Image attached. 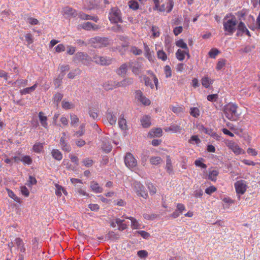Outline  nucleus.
<instances>
[{"mask_svg": "<svg viewBox=\"0 0 260 260\" xmlns=\"http://www.w3.org/2000/svg\"><path fill=\"white\" fill-rule=\"evenodd\" d=\"M127 64L123 63L121 64L119 68L116 70L117 74L121 77H124L127 71Z\"/></svg>", "mask_w": 260, "mask_h": 260, "instance_id": "18", "label": "nucleus"}, {"mask_svg": "<svg viewBox=\"0 0 260 260\" xmlns=\"http://www.w3.org/2000/svg\"><path fill=\"white\" fill-rule=\"evenodd\" d=\"M55 186L56 187L55 194L57 196L60 197L62 194V190H63V187H62L61 186H60L58 184H56Z\"/></svg>", "mask_w": 260, "mask_h": 260, "instance_id": "61", "label": "nucleus"}, {"mask_svg": "<svg viewBox=\"0 0 260 260\" xmlns=\"http://www.w3.org/2000/svg\"><path fill=\"white\" fill-rule=\"evenodd\" d=\"M109 19L111 23L122 22L121 11L117 7L111 8L109 13Z\"/></svg>", "mask_w": 260, "mask_h": 260, "instance_id": "4", "label": "nucleus"}, {"mask_svg": "<svg viewBox=\"0 0 260 260\" xmlns=\"http://www.w3.org/2000/svg\"><path fill=\"white\" fill-rule=\"evenodd\" d=\"M117 83L116 81H108L104 83L103 87L106 90H112L114 88L116 87H118L117 85H116Z\"/></svg>", "mask_w": 260, "mask_h": 260, "instance_id": "20", "label": "nucleus"}, {"mask_svg": "<svg viewBox=\"0 0 260 260\" xmlns=\"http://www.w3.org/2000/svg\"><path fill=\"white\" fill-rule=\"evenodd\" d=\"M246 27L245 24L242 21H240L237 25V29L239 31H241L242 34L245 32L246 31Z\"/></svg>", "mask_w": 260, "mask_h": 260, "instance_id": "50", "label": "nucleus"}, {"mask_svg": "<svg viewBox=\"0 0 260 260\" xmlns=\"http://www.w3.org/2000/svg\"><path fill=\"white\" fill-rule=\"evenodd\" d=\"M37 87V84H35L33 86H32L30 87L25 88L24 89L21 90L20 93L21 94H26L30 93V92L34 91L36 89Z\"/></svg>", "mask_w": 260, "mask_h": 260, "instance_id": "30", "label": "nucleus"}, {"mask_svg": "<svg viewBox=\"0 0 260 260\" xmlns=\"http://www.w3.org/2000/svg\"><path fill=\"white\" fill-rule=\"evenodd\" d=\"M130 51L135 55H140L142 53V51L136 46H132Z\"/></svg>", "mask_w": 260, "mask_h": 260, "instance_id": "55", "label": "nucleus"}, {"mask_svg": "<svg viewBox=\"0 0 260 260\" xmlns=\"http://www.w3.org/2000/svg\"><path fill=\"white\" fill-rule=\"evenodd\" d=\"M93 61L102 66H108L112 63V59L109 57L97 55L93 56Z\"/></svg>", "mask_w": 260, "mask_h": 260, "instance_id": "7", "label": "nucleus"}, {"mask_svg": "<svg viewBox=\"0 0 260 260\" xmlns=\"http://www.w3.org/2000/svg\"><path fill=\"white\" fill-rule=\"evenodd\" d=\"M124 163L128 168L132 169L137 166V160L132 153L128 152L124 157Z\"/></svg>", "mask_w": 260, "mask_h": 260, "instance_id": "6", "label": "nucleus"}, {"mask_svg": "<svg viewBox=\"0 0 260 260\" xmlns=\"http://www.w3.org/2000/svg\"><path fill=\"white\" fill-rule=\"evenodd\" d=\"M129 66L132 68V72L136 75H138L140 73L141 70L142 69L143 64L139 61L129 62Z\"/></svg>", "mask_w": 260, "mask_h": 260, "instance_id": "9", "label": "nucleus"}, {"mask_svg": "<svg viewBox=\"0 0 260 260\" xmlns=\"http://www.w3.org/2000/svg\"><path fill=\"white\" fill-rule=\"evenodd\" d=\"M83 164L86 167H91L93 164V161L89 158H85L82 160Z\"/></svg>", "mask_w": 260, "mask_h": 260, "instance_id": "46", "label": "nucleus"}, {"mask_svg": "<svg viewBox=\"0 0 260 260\" xmlns=\"http://www.w3.org/2000/svg\"><path fill=\"white\" fill-rule=\"evenodd\" d=\"M204 132L217 140H220V136L211 129L204 128Z\"/></svg>", "mask_w": 260, "mask_h": 260, "instance_id": "23", "label": "nucleus"}, {"mask_svg": "<svg viewBox=\"0 0 260 260\" xmlns=\"http://www.w3.org/2000/svg\"><path fill=\"white\" fill-rule=\"evenodd\" d=\"M128 4L129 8L134 10H136L139 8V5L137 2L131 1L129 2Z\"/></svg>", "mask_w": 260, "mask_h": 260, "instance_id": "52", "label": "nucleus"}, {"mask_svg": "<svg viewBox=\"0 0 260 260\" xmlns=\"http://www.w3.org/2000/svg\"><path fill=\"white\" fill-rule=\"evenodd\" d=\"M157 57L159 59H161L163 61H165L167 59V56L166 53L163 50H159L157 53Z\"/></svg>", "mask_w": 260, "mask_h": 260, "instance_id": "47", "label": "nucleus"}, {"mask_svg": "<svg viewBox=\"0 0 260 260\" xmlns=\"http://www.w3.org/2000/svg\"><path fill=\"white\" fill-rule=\"evenodd\" d=\"M125 218L130 219L132 222V226L134 229H138L140 228V224L138 222V220L133 217H124Z\"/></svg>", "mask_w": 260, "mask_h": 260, "instance_id": "32", "label": "nucleus"}, {"mask_svg": "<svg viewBox=\"0 0 260 260\" xmlns=\"http://www.w3.org/2000/svg\"><path fill=\"white\" fill-rule=\"evenodd\" d=\"M99 111L98 107H90L88 110V114L93 120H98L99 117Z\"/></svg>", "mask_w": 260, "mask_h": 260, "instance_id": "15", "label": "nucleus"}, {"mask_svg": "<svg viewBox=\"0 0 260 260\" xmlns=\"http://www.w3.org/2000/svg\"><path fill=\"white\" fill-rule=\"evenodd\" d=\"M39 118L42 126L47 128L48 127V123L47 122V117L43 115V112H40L39 113Z\"/></svg>", "mask_w": 260, "mask_h": 260, "instance_id": "22", "label": "nucleus"}, {"mask_svg": "<svg viewBox=\"0 0 260 260\" xmlns=\"http://www.w3.org/2000/svg\"><path fill=\"white\" fill-rule=\"evenodd\" d=\"M81 73V70L79 68H76L71 71L68 74V77L70 79H73L76 76L79 75Z\"/></svg>", "mask_w": 260, "mask_h": 260, "instance_id": "33", "label": "nucleus"}, {"mask_svg": "<svg viewBox=\"0 0 260 260\" xmlns=\"http://www.w3.org/2000/svg\"><path fill=\"white\" fill-rule=\"evenodd\" d=\"M71 118V124L72 125L74 126L75 124H77L79 121V118L75 114H71L70 115Z\"/></svg>", "mask_w": 260, "mask_h": 260, "instance_id": "57", "label": "nucleus"}, {"mask_svg": "<svg viewBox=\"0 0 260 260\" xmlns=\"http://www.w3.org/2000/svg\"><path fill=\"white\" fill-rule=\"evenodd\" d=\"M162 161L161 158L159 156L151 157L150 159V162L152 165H158Z\"/></svg>", "mask_w": 260, "mask_h": 260, "instance_id": "40", "label": "nucleus"}, {"mask_svg": "<svg viewBox=\"0 0 260 260\" xmlns=\"http://www.w3.org/2000/svg\"><path fill=\"white\" fill-rule=\"evenodd\" d=\"M237 106L233 104H229L224 107L223 112L227 118L231 120H234V116L238 117L237 113Z\"/></svg>", "mask_w": 260, "mask_h": 260, "instance_id": "3", "label": "nucleus"}, {"mask_svg": "<svg viewBox=\"0 0 260 260\" xmlns=\"http://www.w3.org/2000/svg\"><path fill=\"white\" fill-rule=\"evenodd\" d=\"M118 125L119 127L122 130H125L127 129L126 119L124 118V116L122 115L120 116L119 119Z\"/></svg>", "mask_w": 260, "mask_h": 260, "instance_id": "28", "label": "nucleus"}, {"mask_svg": "<svg viewBox=\"0 0 260 260\" xmlns=\"http://www.w3.org/2000/svg\"><path fill=\"white\" fill-rule=\"evenodd\" d=\"M63 96V94L57 92L53 96L54 103L56 104V106H58L59 103L61 101Z\"/></svg>", "mask_w": 260, "mask_h": 260, "instance_id": "37", "label": "nucleus"}, {"mask_svg": "<svg viewBox=\"0 0 260 260\" xmlns=\"http://www.w3.org/2000/svg\"><path fill=\"white\" fill-rule=\"evenodd\" d=\"M43 146L42 144L36 143L33 146V150L35 152L40 153L42 150Z\"/></svg>", "mask_w": 260, "mask_h": 260, "instance_id": "49", "label": "nucleus"}, {"mask_svg": "<svg viewBox=\"0 0 260 260\" xmlns=\"http://www.w3.org/2000/svg\"><path fill=\"white\" fill-rule=\"evenodd\" d=\"M218 98L217 94H210L207 96V100L210 102H215Z\"/></svg>", "mask_w": 260, "mask_h": 260, "instance_id": "60", "label": "nucleus"}, {"mask_svg": "<svg viewBox=\"0 0 260 260\" xmlns=\"http://www.w3.org/2000/svg\"><path fill=\"white\" fill-rule=\"evenodd\" d=\"M7 190L9 197L14 199L16 201H18V198L16 196V195L14 193L13 191H12L10 189H7Z\"/></svg>", "mask_w": 260, "mask_h": 260, "instance_id": "62", "label": "nucleus"}, {"mask_svg": "<svg viewBox=\"0 0 260 260\" xmlns=\"http://www.w3.org/2000/svg\"><path fill=\"white\" fill-rule=\"evenodd\" d=\"M219 53V50L216 48H212L209 52L208 54L211 58H215Z\"/></svg>", "mask_w": 260, "mask_h": 260, "instance_id": "44", "label": "nucleus"}, {"mask_svg": "<svg viewBox=\"0 0 260 260\" xmlns=\"http://www.w3.org/2000/svg\"><path fill=\"white\" fill-rule=\"evenodd\" d=\"M74 105L71 102H67L63 100L62 102V107L64 109H71L74 108Z\"/></svg>", "mask_w": 260, "mask_h": 260, "instance_id": "41", "label": "nucleus"}, {"mask_svg": "<svg viewBox=\"0 0 260 260\" xmlns=\"http://www.w3.org/2000/svg\"><path fill=\"white\" fill-rule=\"evenodd\" d=\"M64 76V74H60L57 78L54 80V84L55 88H59L62 83V80Z\"/></svg>", "mask_w": 260, "mask_h": 260, "instance_id": "31", "label": "nucleus"}, {"mask_svg": "<svg viewBox=\"0 0 260 260\" xmlns=\"http://www.w3.org/2000/svg\"><path fill=\"white\" fill-rule=\"evenodd\" d=\"M136 232L138 234L141 235V236L143 238L146 239H148V238L150 236L149 233H148V232H145L144 231H136Z\"/></svg>", "mask_w": 260, "mask_h": 260, "instance_id": "59", "label": "nucleus"}, {"mask_svg": "<svg viewBox=\"0 0 260 260\" xmlns=\"http://www.w3.org/2000/svg\"><path fill=\"white\" fill-rule=\"evenodd\" d=\"M189 113L192 116L196 118L198 117L200 115V111L197 107H191Z\"/></svg>", "mask_w": 260, "mask_h": 260, "instance_id": "36", "label": "nucleus"}, {"mask_svg": "<svg viewBox=\"0 0 260 260\" xmlns=\"http://www.w3.org/2000/svg\"><path fill=\"white\" fill-rule=\"evenodd\" d=\"M175 44L178 47H180L186 50H189L187 44L183 41L182 39H180L176 41Z\"/></svg>", "mask_w": 260, "mask_h": 260, "instance_id": "39", "label": "nucleus"}, {"mask_svg": "<svg viewBox=\"0 0 260 260\" xmlns=\"http://www.w3.org/2000/svg\"><path fill=\"white\" fill-rule=\"evenodd\" d=\"M151 31L152 32V36L154 37H158L160 35V32L159 30V28L156 26H152L151 28Z\"/></svg>", "mask_w": 260, "mask_h": 260, "instance_id": "51", "label": "nucleus"}, {"mask_svg": "<svg viewBox=\"0 0 260 260\" xmlns=\"http://www.w3.org/2000/svg\"><path fill=\"white\" fill-rule=\"evenodd\" d=\"M37 183V180L35 177L29 176V179L27 181V183L26 184L28 186H31L32 185H35Z\"/></svg>", "mask_w": 260, "mask_h": 260, "instance_id": "56", "label": "nucleus"}, {"mask_svg": "<svg viewBox=\"0 0 260 260\" xmlns=\"http://www.w3.org/2000/svg\"><path fill=\"white\" fill-rule=\"evenodd\" d=\"M141 122L143 127L147 128L150 126V117L148 115H145L141 119Z\"/></svg>", "mask_w": 260, "mask_h": 260, "instance_id": "21", "label": "nucleus"}, {"mask_svg": "<svg viewBox=\"0 0 260 260\" xmlns=\"http://www.w3.org/2000/svg\"><path fill=\"white\" fill-rule=\"evenodd\" d=\"M216 189H216V188L215 186H210L209 187H207L205 189V192H206V193L210 195L212 193L215 192L216 190Z\"/></svg>", "mask_w": 260, "mask_h": 260, "instance_id": "63", "label": "nucleus"}, {"mask_svg": "<svg viewBox=\"0 0 260 260\" xmlns=\"http://www.w3.org/2000/svg\"><path fill=\"white\" fill-rule=\"evenodd\" d=\"M174 6V3L173 0H169L168 6L166 7L165 4L161 5V6L159 7V10L161 12H164L167 11L168 12H170L172 11L173 7Z\"/></svg>", "mask_w": 260, "mask_h": 260, "instance_id": "17", "label": "nucleus"}, {"mask_svg": "<svg viewBox=\"0 0 260 260\" xmlns=\"http://www.w3.org/2000/svg\"><path fill=\"white\" fill-rule=\"evenodd\" d=\"M15 243L18 249H20V251L24 253L25 252V248L24 246V243L21 239L20 238H17L15 240Z\"/></svg>", "mask_w": 260, "mask_h": 260, "instance_id": "26", "label": "nucleus"}, {"mask_svg": "<svg viewBox=\"0 0 260 260\" xmlns=\"http://www.w3.org/2000/svg\"><path fill=\"white\" fill-rule=\"evenodd\" d=\"M133 186L138 196L142 197L144 199L148 197V193L145 187L140 182L135 181L133 183Z\"/></svg>", "mask_w": 260, "mask_h": 260, "instance_id": "5", "label": "nucleus"}, {"mask_svg": "<svg viewBox=\"0 0 260 260\" xmlns=\"http://www.w3.org/2000/svg\"><path fill=\"white\" fill-rule=\"evenodd\" d=\"M59 145L61 149L66 152H69L72 150L71 145L66 141V138L64 137H61L59 141Z\"/></svg>", "mask_w": 260, "mask_h": 260, "instance_id": "10", "label": "nucleus"}, {"mask_svg": "<svg viewBox=\"0 0 260 260\" xmlns=\"http://www.w3.org/2000/svg\"><path fill=\"white\" fill-rule=\"evenodd\" d=\"M237 25V21L235 16L227 20H225V18H224L223 25L224 30L225 32V35H232L236 30Z\"/></svg>", "mask_w": 260, "mask_h": 260, "instance_id": "1", "label": "nucleus"}, {"mask_svg": "<svg viewBox=\"0 0 260 260\" xmlns=\"http://www.w3.org/2000/svg\"><path fill=\"white\" fill-rule=\"evenodd\" d=\"M235 187L238 194H244L247 189V184L244 180H239L235 183Z\"/></svg>", "mask_w": 260, "mask_h": 260, "instance_id": "8", "label": "nucleus"}, {"mask_svg": "<svg viewBox=\"0 0 260 260\" xmlns=\"http://www.w3.org/2000/svg\"><path fill=\"white\" fill-rule=\"evenodd\" d=\"M171 110L176 114H179L183 111V108L179 106H171Z\"/></svg>", "mask_w": 260, "mask_h": 260, "instance_id": "53", "label": "nucleus"}, {"mask_svg": "<svg viewBox=\"0 0 260 260\" xmlns=\"http://www.w3.org/2000/svg\"><path fill=\"white\" fill-rule=\"evenodd\" d=\"M87 57L88 55L87 54L82 52H78L75 55L74 57V60L75 61H81L82 63H84V60H87Z\"/></svg>", "mask_w": 260, "mask_h": 260, "instance_id": "14", "label": "nucleus"}, {"mask_svg": "<svg viewBox=\"0 0 260 260\" xmlns=\"http://www.w3.org/2000/svg\"><path fill=\"white\" fill-rule=\"evenodd\" d=\"M185 54L187 55L188 58L189 57V50H184L182 51L178 49L176 53V57L180 61H182L184 59Z\"/></svg>", "mask_w": 260, "mask_h": 260, "instance_id": "16", "label": "nucleus"}, {"mask_svg": "<svg viewBox=\"0 0 260 260\" xmlns=\"http://www.w3.org/2000/svg\"><path fill=\"white\" fill-rule=\"evenodd\" d=\"M202 160H203V158H200V159H197L194 161V164L197 167H201L203 169H206L207 168V165L206 164H204L203 162H202Z\"/></svg>", "mask_w": 260, "mask_h": 260, "instance_id": "54", "label": "nucleus"}, {"mask_svg": "<svg viewBox=\"0 0 260 260\" xmlns=\"http://www.w3.org/2000/svg\"><path fill=\"white\" fill-rule=\"evenodd\" d=\"M137 255L142 258H145L148 256V252L145 250H141L138 251Z\"/></svg>", "mask_w": 260, "mask_h": 260, "instance_id": "58", "label": "nucleus"}, {"mask_svg": "<svg viewBox=\"0 0 260 260\" xmlns=\"http://www.w3.org/2000/svg\"><path fill=\"white\" fill-rule=\"evenodd\" d=\"M107 236L112 240H117L120 238V235L119 234L115 233L113 231L109 232L107 234Z\"/></svg>", "mask_w": 260, "mask_h": 260, "instance_id": "38", "label": "nucleus"}, {"mask_svg": "<svg viewBox=\"0 0 260 260\" xmlns=\"http://www.w3.org/2000/svg\"><path fill=\"white\" fill-rule=\"evenodd\" d=\"M52 156L56 160H61L62 158V154L58 149H54L51 151Z\"/></svg>", "mask_w": 260, "mask_h": 260, "instance_id": "24", "label": "nucleus"}, {"mask_svg": "<svg viewBox=\"0 0 260 260\" xmlns=\"http://www.w3.org/2000/svg\"><path fill=\"white\" fill-rule=\"evenodd\" d=\"M90 187L92 190L95 193H101L103 191V188L100 187L99 184L94 181L91 182Z\"/></svg>", "mask_w": 260, "mask_h": 260, "instance_id": "27", "label": "nucleus"}, {"mask_svg": "<svg viewBox=\"0 0 260 260\" xmlns=\"http://www.w3.org/2000/svg\"><path fill=\"white\" fill-rule=\"evenodd\" d=\"M229 147L235 153L240 154L242 151V149L239 146L233 142H230L229 143Z\"/></svg>", "mask_w": 260, "mask_h": 260, "instance_id": "25", "label": "nucleus"}, {"mask_svg": "<svg viewBox=\"0 0 260 260\" xmlns=\"http://www.w3.org/2000/svg\"><path fill=\"white\" fill-rule=\"evenodd\" d=\"M141 103H142L143 105L148 106L150 104V101L146 98L145 96H143L142 98H141L139 100Z\"/></svg>", "mask_w": 260, "mask_h": 260, "instance_id": "64", "label": "nucleus"}, {"mask_svg": "<svg viewBox=\"0 0 260 260\" xmlns=\"http://www.w3.org/2000/svg\"><path fill=\"white\" fill-rule=\"evenodd\" d=\"M63 12L64 14L72 17H75L77 15L78 16V14L75 9L69 7H65L63 9Z\"/></svg>", "mask_w": 260, "mask_h": 260, "instance_id": "19", "label": "nucleus"}, {"mask_svg": "<svg viewBox=\"0 0 260 260\" xmlns=\"http://www.w3.org/2000/svg\"><path fill=\"white\" fill-rule=\"evenodd\" d=\"M134 83V79L131 77L125 78L120 82H117L116 85L118 87H125L130 85H132Z\"/></svg>", "mask_w": 260, "mask_h": 260, "instance_id": "12", "label": "nucleus"}, {"mask_svg": "<svg viewBox=\"0 0 260 260\" xmlns=\"http://www.w3.org/2000/svg\"><path fill=\"white\" fill-rule=\"evenodd\" d=\"M201 142L200 139L199 138L197 135L192 136L190 139L189 140V143L190 144H199Z\"/></svg>", "mask_w": 260, "mask_h": 260, "instance_id": "45", "label": "nucleus"}, {"mask_svg": "<svg viewBox=\"0 0 260 260\" xmlns=\"http://www.w3.org/2000/svg\"><path fill=\"white\" fill-rule=\"evenodd\" d=\"M218 174L219 172L217 170L210 171L208 175V179L212 181H215Z\"/></svg>", "mask_w": 260, "mask_h": 260, "instance_id": "35", "label": "nucleus"}, {"mask_svg": "<svg viewBox=\"0 0 260 260\" xmlns=\"http://www.w3.org/2000/svg\"><path fill=\"white\" fill-rule=\"evenodd\" d=\"M106 114L107 119L110 125H114L116 122L117 117L115 115L113 114V111L109 109Z\"/></svg>", "mask_w": 260, "mask_h": 260, "instance_id": "11", "label": "nucleus"}, {"mask_svg": "<svg viewBox=\"0 0 260 260\" xmlns=\"http://www.w3.org/2000/svg\"><path fill=\"white\" fill-rule=\"evenodd\" d=\"M91 22H84L81 24H79L78 25V29H83L86 30H91Z\"/></svg>", "mask_w": 260, "mask_h": 260, "instance_id": "34", "label": "nucleus"}, {"mask_svg": "<svg viewBox=\"0 0 260 260\" xmlns=\"http://www.w3.org/2000/svg\"><path fill=\"white\" fill-rule=\"evenodd\" d=\"M143 80L144 81V83L146 86H149L151 89L154 88V85L152 82L150 78L146 76H143Z\"/></svg>", "mask_w": 260, "mask_h": 260, "instance_id": "43", "label": "nucleus"}, {"mask_svg": "<svg viewBox=\"0 0 260 260\" xmlns=\"http://www.w3.org/2000/svg\"><path fill=\"white\" fill-rule=\"evenodd\" d=\"M212 82L208 77H205L202 79V84L206 88L209 87Z\"/></svg>", "mask_w": 260, "mask_h": 260, "instance_id": "42", "label": "nucleus"}, {"mask_svg": "<svg viewBox=\"0 0 260 260\" xmlns=\"http://www.w3.org/2000/svg\"><path fill=\"white\" fill-rule=\"evenodd\" d=\"M88 44H91L94 48H102L109 44V40L107 37L96 36L90 38L88 40Z\"/></svg>", "mask_w": 260, "mask_h": 260, "instance_id": "2", "label": "nucleus"}, {"mask_svg": "<svg viewBox=\"0 0 260 260\" xmlns=\"http://www.w3.org/2000/svg\"><path fill=\"white\" fill-rule=\"evenodd\" d=\"M162 131L160 128H156L155 129H152L149 133V134L152 136L156 137H160L161 136Z\"/></svg>", "mask_w": 260, "mask_h": 260, "instance_id": "29", "label": "nucleus"}, {"mask_svg": "<svg viewBox=\"0 0 260 260\" xmlns=\"http://www.w3.org/2000/svg\"><path fill=\"white\" fill-rule=\"evenodd\" d=\"M21 161L27 165H30L32 162L31 158L28 155L23 156L21 158Z\"/></svg>", "mask_w": 260, "mask_h": 260, "instance_id": "48", "label": "nucleus"}, {"mask_svg": "<svg viewBox=\"0 0 260 260\" xmlns=\"http://www.w3.org/2000/svg\"><path fill=\"white\" fill-rule=\"evenodd\" d=\"M78 17L82 20H91L97 22L99 18L96 16H91L83 12H80L78 14Z\"/></svg>", "mask_w": 260, "mask_h": 260, "instance_id": "13", "label": "nucleus"}]
</instances>
